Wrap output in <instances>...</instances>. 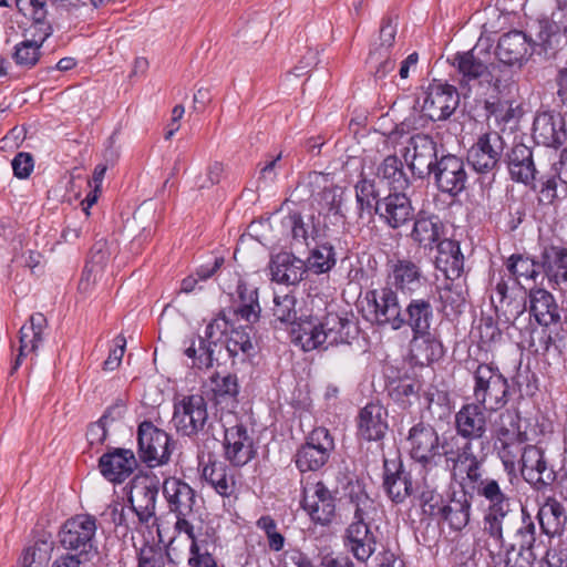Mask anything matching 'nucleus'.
I'll list each match as a JSON object with an SVG mask.
<instances>
[{
    "mask_svg": "<svg viewBox=\"0 0 567 567\" xmlns=\"http://www.w3.org/2000/svg\"><path fill=\"white\" fill-rule=\"evenodd\" d=\"M484 411L486 410L475 402L464 404L455 414V430L457 435L466 441L460 445L457 440L452 439L451 442L442 444L446 465L455 477L457 468L465 467L460 465L458 461H462L466 452L472 453L476 458L481 457V462L486 460L488 441L485 436L487 420Z\"/></svg>",
    "mask_w": 567,
    "mask_h": 567,
    "instance_id": "nucleus-1",
    "label": "nucleus"
},
{
    "mask_svg": "<svg viewBox=\"0 0 567 567\" xmlns=\"http://www.w3.org/2000/svg\"><path fill=\"white\" fill-rule=\"evenodd\" d=\"M451 63L456 70L462 86H470L477 81L487 84L497 94H504L513 83L512 72L498 63H486L475 54L474 50L457 52Z\"/></svg>",
    "mask_w": 567,
    "mask_h": 567,
    "instance_id": "nucleus-2",
    "label": "nucleus"
},
{
    "mask_svg": "<svg viewBox=\"0 0 567 567\" xmlns=\"http://www.w3.org/2000/svg\"><path fill=\"white\" fill-rule=\"evenodd\" d=\"M18 10L32 20L28 29L31 40L22 41L16 45L13 59L23 68H32L40 59V48L51 35L52 27L47 21V4L44 0H16Z\"/></svg>",
    "mask_w": 567,
    "mask_h": 567,
    "instance_id": "nucleus-3",
    "label": "nucleus"
},
{
    "mask_svg": "<svg viewBox=\"0 0 567 567\" xmlns=\"http://www.w3.org/2000/svg\"><path fill=\"white\" fill-rule=\"evenodd\" d=\"M466 455L458 461L460 465L465 467L457 468V475H465L463 480L465 485L475 492L480 497L487 501L488 506L486 511L501 509V507H508L516 503L508 495L507 488H502L499 482L492 477H483L481 457L476 458L472 453L466 452Z\"/></svg>",
    "mask_w": 567,
    "mask_h": 567,
    "instance_id": "nucleus-4",
    "label": "nucleus"
},
{
    "mask_svg": "<svg viewBox=\"0 0 567 567\" xmlns=\"http://www.w3.org/2000/svg\"><path fill=\"white\" fill-rule=\"evenodd\" d=\"M473 398L486 411H498L509 399L508 380L497 367L480 363L473 371Z\"/></svg>",
    "mask_w": 567,
    "mask_h": 567,
    "instance_id": "nucleus-5",
    "label": "nucleus"
},
{
    "mask_svg": "<svg viewBox=\"0 0 567 567\" xmlns=\"http://www.w3.org/2000/svg\"><path fill=\"white\" fill-rule=\"evenodd\" d=\"M163 493L169 512L176 516L175 530L194 537L198 516L195 511L196 493L185 482L169 477L164 481Z\"/></svg>",
    "mask_w": 567,
    "mask_h": 567,
    "instance_id": "nucleus-6",
    "label": "nucleus"
},
{
    "mask_svg": "<svg viewBox=\"0 0 567 567\" xmlns=\"http://www.w3.org/2000/svg\"><path fill=\"white\" fill-rule=\"evenodd\" d=\"M96 519L87 514L75 515L63 524L60 533V544L65 550L91 560L97 556Z\"/></svg>",
    "mask_w": 567,
    "mask_h": 567,
    "instance_id": "nucleus-7",
    "label": "nucleus"
},
{
    "mask_svg": "<svg viewBox=\"0 0 567 567\" xmlns=\"http://www.w3.org/2000/svg\"><path fill=\"white\" fill-rule=\"evenodd\" d=\"M137 441L140 457L150 467L169 461L174 443L164 430L156 427L152 422L144 421L138 425Z\"/></svg>",
    "mask_w": 567,
    "mask_h": 567,
    "instance_id": "nucleus-8",
    "label": "nucleus"
},
{
    "mask_svg": "<svg viewBox=\"0 0 567 567\" xmlns=\"http://www.w3.org/2000/svg\"><path fill=\"white\" fill-rule=\"evenodd\" d=\"M207 420V402L203 395H184L175 402L172 422L179 434L197 435L204 430Z\"/></svg>",
    "mask_w": 567,
    "mask_h": 567,
    "instance_id": "nucleus-9",
    "label": "nucleus"
},
{
    "mask_svg": "<svg viewBox=\"0 0 567 567\" xmlns=\"http://www.w3.org/2000/svg\"><path fill=\"white\" fill-rule=\"evenodd\" d=\"M334 442L326 427L313 429L296 454V465L301 472L318 471L329 460Z\"/></svg>",
    "mask_w": 567,
    "mask_h": 567,
    "instance_id": "nucleus-10",
    "label": "nucleus"
},
{
    "mask_svg": "<svg viewBox=\"0 0 567 567\" xmlns=\"http://www.w3.org/2000/svg\"><path fill=\"white\" fill-rule=\"evenodd\" d=\"M563 40L567 42V2H559L550 20L539 21V31L535 45L544 56H554Z\"/></svg>",
    "mask_w": 567,
    "mask_h": 567,
    "instance_id": "nucleus-11",
    "label": "nucleus"
},
{
    "mask_svg": "<svg viewBox=\"0 0 567 567\" xmlns=\"http://www.w3.org/2000/svg\"><path fill=\"white\" fill-rule=\"evenodd\" d=\"M526 511L522 506L512 505L501 509L485 511L483 533L489 536L498 547H505L506 536L516 527Z\"/></svg>",
    "mask_w": 567,
    "mask_h": 567,
    "instance_id": "nucleus-12",
    "label": "nucleus"
},
{
    "mask_svg": "<svg viewBox=\"0 0 567 567\" xmlns=\"http://www.w3.org/2000/svg\"><path fill=\"white\" fill-rule=\"evenodd\" d=\"M504 151V142L497 132L482 134L467 152V162L481 174L493 171Z\"/></svg>",
    "mask_w": 567,
    "mask_h": 567,
    "instance_id": "nucleus-13",
    "label": "nucleus"
},
{
    "mask_svg": "<svg viewBox=\"0 0 567 567\" xmlns=\"http://www.w3.org/2000/svg\"><path fill=\"white\" fill-rule=\"evenodd\" d=\"M458 105V94L449 84L432 83L425 91L422 112L432 121L450 117Z\"/></svg>",
    "mask_w": 567,
    "mask_h": 567,
    "instance_id": "nucleus-14",
    "label": "nucleus"
},
{
    "mask_svg": "<svg viewBox=\"0 0 567 567\" xmlns=\"http://www.w3.org/2000/svg\"><path fill=\"white\" fill-rule=\"evenodd\" d=\"M373 303L374 321L378 326L399 330L404 327V313L398 292L391 287H383L370 292Z\"/></svg>",
    "mask_w": 567,
    "mask_h": 567,
    "instance_id": "nucleus-15",
    "label": "nucleus"
},
{
    "mask_svg": "<svg viewBox=\"0 0 567 567\" xmlns=\"http://www.w3.org/2000/svg\"><path fill=\"white\" fill-rule=\"evenodd\" d=\"M538 54L540 48L535 45L522 31H511L503 34L497 43L496 55L506 65L523 66L532 56L533 52Z\"/></svg>",
    "mask_w": 567,
    "mask_h": 567,
    "instance_id": "nucleus-16",
    "label": "nucleus"
},
{
    "mask_svg": "<svg viewBox=\"0 0 567 567\" xmlns=\"http://www.w3.org/2000/svg\"><path fill=\"white\" fill-rule=\"evenodd\" d=\"M403 157L412 173L422 178L433 171L436 144L429 135L415 134L409 138Z\"/></svg>",
    "mask_w": 567,
    "mask_h": 567,
    "instance_id": "nucleus-17",
    "label": "nucleus"
},
{
    "mask_svg": "<svg viewBox=\"0 0 567 567\" xmlns=\"http://www.w3.org/2000/svg\"><path fill=\"white\" fill-rule=\"evenodd\" d=\"M157 483L148 476H137L131 483L128 501L138 520L150 524L155 520Z\"/></svg>",
    "mask_w": 567,
    "mask_h": 567,
    "instance_id": "nucleus-18",
    "label": "nucleus"
},
{
    "mask_svg": "<svg viewBox=\"0 0 567 567\" xmlns=\"http://www.w3.org/2000/svg\"><path fill=\"white\" fill-rule=\"evenodd\" d=\"M410 454L413 460L426 465L440 454V437L431 425L419 423L414 425L408 437Z\"/></svg>",
    "mask_w": 567,
    "mask_h": 567,
    "instance_id": "nucleus-19",
    "label": "nucleus"
},
{
    "mask_svg": "<svg viewBox=\"0 0 567 567\" xmlns=\"http://www.w3.org/2000/svg\"><path fill=\"white\" fill-rule=\"evenodd\" d=\"M302 504L311 519L321 525L330 524L336 515V499L321 482L305 488Z\"/></svg>",
    "mask_w": 567,
    "mask_h": 567,
    "instance_id": "nucleus-20",
    "label": "nucleus"
},
{
    "mask_svg": "<svg viewBox=\"0 0 567 567\" xmlns=\"http://www.w3.org/2000/svg\"><path fill=\"white\" fill-rule=\"evenodd\" d=\"M519 464L524 480L537 489L555 478L554 472L547 465L544 451L536 445L524 446Z\"/></svg>",
    "mask_w": 567,
    "mask_h": 567,
    "instance_id": "nucleus-21",
    "label": "nucleus"
},
{
    "mask_svg": "<svg viewBox=\"0 0 567 567\" xmlns=\"http://www.w3.org/2000/svg\"><path fill=\"white\" fill-rule=\"evenodd\" d=\"M224 450L226 460L234 466H244L256 455L254 441L241 424L225 430Z\"/></svg>",
    "mask_w": 567,
    "mask_h": 567,
    "instance_id": "nucleus-22",
    "label": "nucleus"
},
{
    "mask_svg": "<svg viewBox=\"0 0 567 567\" xmlns=\"http://www.w3.org/2000/svg\"><path fill=\"white\" fill-rule=\"evenodd\" d=\"M343 544L358 561L365 563L375 553L378 540L369 523L351 522L344 530Z\"/></svg>",
    "mask_w": 567,
    "mask_h": 567,
    "instance_id": "nucleus-23",
    "label": "nucleus"
},
{
    "mask_svg": "<svg viewBox=\"0 0 567 567\" xmlns=\"http://www.w3.org/2000/svg\"><path fill=\"white\" fill-rule=\"evenodd\" d=\"M434 177L443 193L451 195L461 193L467 179L464 162L455 155L443 156L436 162Z\"/></svg>",
    "mask_w": 567,
    "mask_h": 567,
    "instance_id": "nucleus-24",
    "label": "nucleus"
},
{
    "mask_svg": "<svg viewBox=\"0 0 567 567\" xmlns=\"http://www.w3.org/2000/svg\"><path fill=\"white\" fill-rule=\"evenodd\" d=\"M496 316L504 322L513 323L526 309V298L523 292H509L507 282L501 278L491 297Z\"/></svg>",
    "mask_w": 567,
    "mask_h": 567,
    "instance_id": "nucleus-25",
    "label": "nucleus"
},
{
    "mask_svg": "<svg viewBox=\"0 0 567 567\" xmlns=\"http://www.w3.org/2000/svg\"><path fill=\"white\" fill-rule=\"evenodd\" d=\"M424 282L425 278L415 262L409 259H399L390 265L386 287L395 288L404 293H413L420 290Z\"/></svg>",
    "mask_w": 567,
    "mask_h": 567,
    "instance_id": "nucleus-26",
    "label": "nucleus"
},
{
    "mask_svg": "<svg viewBox=\"0 0 567 567\" xmlns=\"http://www.w3.org/2000/svg\"><path fill=\"white\" fill-rule=\"evenodd\" d=\"M137 466V461L131 450L115 449L100 457L99 467L102 475L114 483L125 481Z\"/></svg>",
    "mask_w": 567,
    "mask_h": 567,
    "instance_id": "nucleus-27",
    "label": "nucleus"
},
{
    "mask_svg": "<svg viewBox=\"0 0 567 567\" xmlns=\"http://www.w3.org/2000/svg\"><path fill=\"white\" fill-rule=\"evenodd\" d=\"M533 136L538 144L558 148L567 138L564 118L550 112H544L536 116L533 125Z\"/></svg>",
    "mask_w": 567,
    "mask_h": 567,
    "instance_id": "nucleus-28",
    "label": "nucleus"
},
{
    "mask_svg": "<svg viewBox=\"0 0 567 567\" xmlns=\"http://www.w3.org/2000/svg\"><path fill=\"white\" fill-rule=\"evenodd\" d=\"M375 213L392 228L404 225L413 214L410 199L402 190L388 195L375 203Z\"/></svg>",
    "mask_w": 567,
    "mask_h": 567,
    "instance_id": "nucleus-29",
    "label": "nucleus"
},
{
    "mask_svg": "<svg viewBox=\"0 0 567 567\" xmlns=\"http://www.w3.org/2000/svg\"><path fill=\"white\" fill-rule=\"evenodd\" d=\"M270 272L272 280L279 284L296 285L302 280L306 265L291 254L280 252L271 259Z\"/></svg>",
    "mask_w": 567,
    "mask_h": 567,
    "instance_id": "nucleus-30",
    "label": "nucleus"
},
{
    "mask_svg": "<svg viewBox=\"0 0 567 567\" xmlns=\"http://www.w3.org/2000/svg\"><path fill=\"white\" fill-rule=\"evenodd\" d=\"M436 268L444 272L447 279L458 278L463 271L464 257L457 241L446 238V235L435 246Z\"/></svg>",
    "mask_w": 567,
    "mask_h": 567,
    "instance_id": "nucleus-31",
    "label": "nucleus"
},
{
    "mask_svg": "<svg viewBox=\"0 0 567 567\" xmlns=\"http://www.w3.org/2000/svg\"><path fill=\"white\" fill-rule=\"evenodd\" d=\"M386 410L380 404L365 405L359 415V433L367 441L381 440L386 430Z\"/></svg>",
    "mask_w": 567,
    "mask_h": 567,
    "instance_id": "nucleus-32",
    "label": "nucleus"
},
{
    "mask_svg": "<svg viewBox=\"0 0 567 567\" xmlns=\"http://www.w3.org/2000/svg\"><path fill=\"white\" fill-rule=\"evenodd\" d=\"M47 328V318L38 312L33 313L28 323L20 328V349L13 369H17L23 357L35 353L42 342L43 331Z\"/></svg>",
    "mask_w": 567,
    "mask_h": 567,
    "instance_id": "nucleus-33",
    "label": "nucleus"
},
{
    "mask_svg": "<svg viewBox=\"0 0 567 567\" xmlns=\"http://www.w3.org/2000/svg\"><path fill=\"white\" fill-rule=\"evenodd\" d=\"M202 478L220 496L229 497L236 492L235 476L220 461L209 460L207 464L203 465Z\"/></svg>",
    "mask_w": 567,
    "mask_h": 567,
    "instance_id": "nucleus-34",
    "label": "nucleus"
},
{
    "mask_svg": "<svg viewBox=\"0 0 567 567\" xmlns=\"http://www.w3.org/2000/svg\"><path fill=\"white\" fill-rule=\"evenodd\" d=\"M445 235L443 223L434 215H420L411 233L412 239L424 249H433Z\"/></svg>",
    "mask_w": 567,
    "mask_h": 567,
    "instance_id": "nucleus-35",
    "label": "nucleus"
},
{
    "mask_svg": "<svg viewBox=\"0 0 567 567\" xmlns=\"http://www.w3.org/2000/svg\"><path fill=\"white\" fill-rule=\"evenodd\" d=\"M508 169L513 179L528 184L534 181L536 168L533 161V151L524 145L516 144L508 154Z\"/></svg>",
    "mask_w": 567,
    "mask_h": 567,
    "instance_id": "nucleus-36",
    "label": "nucleus"
},
{
    "mask_svg": "<svg viewBox=\"0 0 567 567\" xmlns=\"http://www.w3.org/2000/svg\"><path fill=\"white\" fill-rule=\"evenodd\" d=\"M292 341L303 351H311L326 346L321 320L301 319L291 329Z\"/></svg>",
    "mask_w": 567,
    "mask_h": 567,
    "instance_id": "nucleus-37",
    "label": "nucleus"
},
{
    "mask_svg": "<svg viewBox=\"0 0 567 567\" xmlns=\"http://www.w3.org/2000/svg\"><path fill=\"white\" fill-rule=\"evenodd\" d=\"M442 353L441 342L430 331L412 334L410 355L416 364L426 365L441 358Z\"/></svg>",
    "mask_w": 567,
    "mask_h": 567,
    "instance_id": "nucleus-38",
    "label": "nucleus"
},
{
    "mask_svg": "<svg viewBox=\"0 0 567 567\" xmlns=\"http://www.w3.org/2000/svg\"><path fill=\"white\" fill-rule=\"evenodd\" d=\"M312 221V228L311 231H309L307 224L305 223L303 218L298 213H292L287 216H285L280 220V226L284 230L285 236L291 237L292 239L305 243L308 245V238L311 237L312 239H316L317 237L324 236L326 231L329 230V227L327 224H324L322 227L320 226V223H315V216H311Z\"/></svg>",
    "mask_w": 567,
    "mask_h": 567,
    "instance_id": "nucleus-39",
    "label": "nucleus"
},
{
    "mask_svg": "<svg viewBox=\"0 0 567 567\" xmlns=\"http://www.w3.org/2000/svg\"><path fill=\"white\" fill-rule=\"evenodd\" d=\"M530 312L540 326L548 327L559 320L558 306L550 292L545 289L530 291Z\"/></svg>",
    "mask_w": 567,
    "mask_h": 567,
    "instance_id": "nucleus-40",
    "label": "nucleus"
},
{
    "mask_svg": "<svg viewBox=\"0 0 567 567\" xmlns=\"http://www.w3.org/2000/svg\"><path fill=\"white\" fill-rule=\"evenodd\" d=\"M542 268L548 280L555 285L567 282V248L550 246L542 254Z\"/></svg>",
    "mask_w": 567,
    "mask_h": 567,
    "instance_id": "nucleus-41",
    "label": "nucleus"
},
{
    "mask_svg": "<svg viewBox=\"0 0 567 567\" xmlns=\"http://www.w3.org/2000/svg\"><path fill=\"white\" fill-rule=\"evenodd\" d=\"M404 326H409L414 333H425L430 331L433 320V308L427 300L412 299L403 310Z\"/></svg>",
    "mask_w": 567,
    "mask_h": 567,
    "instance_id": "nucleus-42",
    "label": "nucleus"
},
{
    "mask_svg": "<svg viewBox=\"0 0 567 567\" xmlns=\"http://www.w3.org/2000/svg\"><path fill=\"white\" fill-rule=\"evenodd\" d=\"M326 347L339 343H350L352 331L355 330L353 323L346 317L329 312L321 320Z\"/></svg>",
    "mask_w": 567,
    "mask_h": 567,
    "instance_id": "nucleus-43",
    "label": "nucleus"
},
{
    "mask_svg": "<svg viewBox=\"0 0 567 567\" xmlns=\"http://www.w3.org/2000/svg\"><path fill=\"white\" fill-rule=\"evenodd\" d=\"M535 543V524L532 517L526 513L520 518L519 523L506 536L507 551L518 550L522 554L525 550L532 549Z\"/></svg>",
    "mask_w": 567,
    "mask_h": 567,
    "instance_id": "nucleus-44",
    "label": "nucleus"
},
{
    "mask_svg": "<svg viewBox=\"0 0 567 567\" xmlns=\"http://www.w3.org/2000/svg\"><path fill=\"white\" fill-rule=\"evenodd\" d=\"M384 467L383 486L393 502L402 503L412 492L410 475L401 466L395 468L394 472L390 470L386 463Z\"/></svg>",
    "mask_w": 567,
    "mask_h": 567,
    "instance_id": "nucleus-45",
    "label": "nucleus"
},
{
    "mask_svg": "<svg viewBox=\"0 0 567 567\" xmlns=\"http://www.w3.org/2000/svg\"><path fill=\"white\" fill-rule=\"evenodd\" d=\"M377 176L394 190H404L409 186L403 164L395 155H389L382 161L378 166Z\"/></svg>",
    "mask_w": 567,
    "mask_h": 567,
    "instance_id": "nucleus-46",
    "label": "nucleus"
},
{
    "mask_svg": "<svg viewBox=\"0 0 567 567\" xmlns=\"http://www.w3.org/2000/svg\"><path fill=\"white\" fill-rule=\"evenodd\" d=\"M344 202V190L341 187L333 186L324 188L320 193V207L321 213L324 214L326 218L330 219L332 225H339L343 223L344 215L342 214V205Z\"/></svg>",
    "mask_w": 567,
    "mask_h": 567,
    "instance_id": "nucleus-47",
    "label": "nucleus"
},
{
    "mask_svg": "<svg viewBox=\"0 0 567 567\" xmlns=\"http://www.w3.org/2000/svg\"><path fill=\"white\" fill-rule=\"evenodd\" d=\"M208 389L216 404L228 400L235 401L239 393L238 379L231 373L221 374L217 372L209 378Z\"/></svg>",
    "mask_w": 567,
    "mask_h": 567,
    "instance_id": "nucleus-48",
    "label": "nucleus"
},
{
    "mask_svg": "<svg viewBox=\"0 0 567 567\" xmlns=\"http://www.w3.org/2000/svg\"><path fill=\"white\" fill-rule=\"evenodd\" d=\"M436 515L444 518L455 530H462L470 522L471 503L466 498L451 499L446 505L437 507Z\"/></svg>",
    "mask_w": 567,
    "mask_h": 567,
    "instance_id": "nucleus-49",
    "label": "nucleus"
},
{
    "mask_svg": "<svg viewBox=\"0 0 567 567\" xmlns=\"http://www.w3.org/2000/svg\"><path fill=\"white\" fill-rule=\"evenodd\" d=\"M526 440L527 436L524 434L516 440H506L495 444L498 456L508 475L516 474L517 465L519 464V458L522 457Z\"/></svg>",
    "mask_w": 567,
    "mask_h": 567,
    "instance_id": "nucleus-50",
    "label": "nucleus"
},
{
    "mask_svg": "<svg viewBox=\"0 0 567 567\" xmlns=\"http://www.w3.org/2000/svg\"><path fill=\"white\" fill-rule=\"evenodd\" d=\"M495 444L502 441H511L520 437L525 433L520 431L519 417L516 412L505 410L499 413L493 424Z\"/></svg>",
    "mask_w": 567,
    "mask_h": 567,
    "instance_id": "nucleus-51",
    "label": "nucleus"
},
{
    "mask_svg": "<svg viewBox=\"0 0 567 567\" xmlns=\"http://www.w3.org/2000/svg\"><path fill=\"white\" fill-rule=\"evenodd\" d=\"M506 268L520 286L525 282H535L539 275L537 264L529 257L522 255L511 256L507 260Z\"/></svg>",
    "mask_w": 567,
    "mask_h": 567,
    "instance_id": "nucleus-52",
    "label": "nucleus"
},
{
    "mask_svg": "<svg viewBox=\"0 0 567 567\" xmlns=\"http://www.w3.org/2000/svg\"><path fill=\"white\" fill-rule=\"evenodd\" d=\"M349 498V505L353 512L352 522L368 523L370 515L375 511L373 499L359 486L351 488Z\"/></svg>",
    "mask_w": 567,
    "mask_h": 567,
    "instance_id": "nucleus-53",
    "label": "nucleus"
},
{
    "mask_svg": "<svg viewBox=\"0 0 567 567\" xmlns=\"http://www.w3.org/2000/svg\"><path fill=\"white\" fill-rule=\"evenodd\" d=\"M240 303L234 310L237 318L248 323H255L260 316V306L258 302L257 290H250L248 293L239 287Z\"/></svg>",
    "mask_w": 567,
    "mask_h": 567,
    "instance_id": "nucleus-54",
    "label": "nucleus"
},
{
    "mask_svg": "<svg viewBox=\"0 0 567 567\" xmlns=\"http://www.w3.org/2000/svg\"><path fill=\"white\" fill-rule=\"evenodd\" d=\"M336 265V252L328 244L318 245L308 257V267L316 274L328 272Z\"/></svg>",
    "mask_w": 567,
    "mask_h": 567,
    "instance_id": "nucleus-55",
    "label": "nucleus"
},
{
    "mask_svg": "<svg viewBox=\"0 0 567 567\" xmlns=\"http://www.w3.org/2000/svg\"><path fill=\"white\" fill-rule=\"evenodd\" d=\"M566 184H561L557 176H548L539 182L537 198L543 205H554L556 202L565 198Z\"/></svg>",
    "mask_w": 567,
    "mask_h": 567,
    "instance_id": "nucleus-56",
    "label": "nucleus"
},
{
    "mask_svg": "<svg viewBox=\"0 0 567 567\" xmlns=\"http://www.w3.org/2000/svg\"><path fill=\"white\" fill-rule=\"evenodd\" d=\"M214 343L207 342L206 339L199 337L198 346L193 342L185 349V354L193 360V367L197 369H209L214 363Z\"/></svg>",
    "mask_w": 567,
    "mask_h": 567,
    "instance_id": "nucleus-57",
    "label": "nucleus"
},
{
    "mask_svg": "<svg viewBox=\"0 0 567 567\" xmlns=\"http://www.w3.org/2000/svg\"><path fill=\"white\" fill-rule=\"evenodd\" d=\"M192 538L185 535V538L176 536L171 539L166 550L168 566H178L186 561L189 565V556L193 555Z\"/></svg>",
    "mask_w": 567,
    "mask_h": 567,
    "instance_id": "nucleus-58",
    "label": "nucleus"
},
{
    "mask_svg": "<svg viewBox=\"0 0 567 567\" xmlns=\"http://www.w3.org/2000/svg\"><path fill=\"white\" fill-rule=\"evenodd\" d=\"M272 316L276 320L282 323H296L297 310H296V297L290 293L274 296Z\"/></svg>",
    "mask_w": 567,
    "mask_h": 567,
    "instance_id": "nucleus-59",
    "label": "nucleus"
},
{
    "mask_svg": "<svg viewBox=\"0 0 567 567\" xmlns=\"http://www.w3.org/2000/svg\"><path fill=\"white\" fill-rule=\"evenodd\" d=\"M111 255L112 251L107 241L99 240L93 245L90 259L86 262V266L94 269L93 279L102 278L104 269L110 261Z\"/></svg>",
    "mask_w": 567,
    "mask_h": 567,
    "instance_id": "nucleus-60",
    "label": "nucleus"
},
{
    "mask_svg": "<svg viewBox=\"0 0 567 567\" xmlns=\"http://www.w3.org/2000/svg\"><path fill=\"white\" fill-rule=\"evenodd\" d=\"M137 567H172L168 566L167 556L159 546L144 544L138 550Z\"/></svg>",
    "mask_w": 567,
    "mask_h": 567,
    "instance_id": "nucleus-61",
    "label": "nucleus"
},
{
    "mask_svg": "<svg viewBox=\"0 0 567 567\" xmlns=\"http://www.w3.org/2000/svg\"><path fill=\"white\" fill-rule=\"evenodd\" d=\"M226 349L231 357H236L239 352L249 354L254 350V344L247 331L234 329L226 340Z\"/></svg>",
    "mask_w": 567,
    "mask_h": 567,
    "instance_id": "nucleus-62",
    "label": "nucleus"
},
{
    "mask_svg": "<svg viewBox=\"0 0 567 567\" xmlns=\"http://www.w3.org/2000/svg\"><path fill=\"white\" fill-rule=\"evenodd\" d=\"M224 174V164L218 161L212 162L207 166L205 175L197 174L193 179V186L196 189H208L214 185L218 184Z\"/></svg>",
    "mask_w": 567,
    "mask_h": 567,
    "instance_id": "nucleus-63",
    "label": "nucleus"
},
{
    "mask_svg": "<svg viewBox=\"0 0 567 567\" xmlns=\"http://www.w3.org/2000/svg\"><path fill=\"white\" fill-rule=\"evenodd\" d=\"M190 538L193 555L189 556L188 567H218L214 557L208 553L207 547L198 543L196 535Z\"/></svg>",
    "mask_w": 567,
    "mask_h": 567,
    "instance_id": "nucleus-64",
    "label": "nucleus"
}]
</instances>
